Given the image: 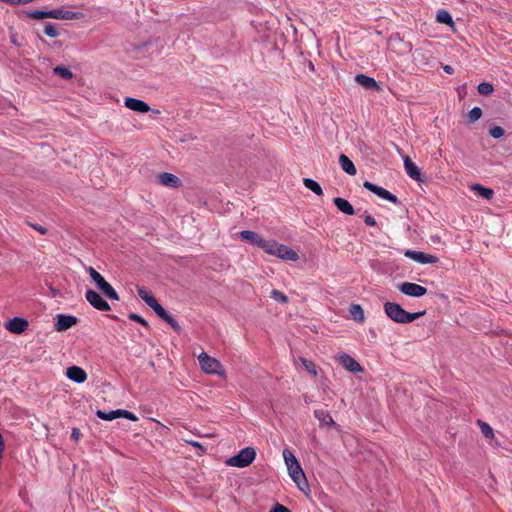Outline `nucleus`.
Returning <instances> with one entry per match:
<instances>
[{"label": "nucleus", "mask_w": 512, "mask_h": 512, "mask_svg": "<svg viewBox=\"0 0 512 512\" xmlns=\"http://www.w3.org/2000/svg\"><path fill=\"white\" fill-rule=\"evenodd\" d=\"M120 417L126 418L131 421H137L138 418L135 414L128 410L120 409Z\"/></svg>", "instance_id": "obj_46"}, {"label": "nucleus", "mask_w": 512, "mask_h": 512, "mask_svg": "<svg viewBox=\"0 0 512 512\" xmlns=\"http://www.w3.org/2000/svg\"><path fill=\"white\" fill-rule=\"evenodd\" d=\"M125 106L128 109L139 113H147L151 110L150 106L146 102L131 97L125 98Z\"/></svg>", "instance_id": "obj_14"}, {"label": "nucleus", "mask_w": 512, "mask_h": 512, "mask_svg": "<svg viewBox=\"0 0 512 512\" xmlns=\"http://www.w3.org/2000/svg\"><path fill=\"white\" fill-rule=\"evenodd\" d=\"M128 318L132 321H135V322L145 326V327H149L148 322L143 317H141L140 315H138L134 312L129 313Z\"/></svg>", "instance_id": "obj_45"}, {"label": "nucleus", "mask_w": 512, "mask_h": 512, "mask_svg": "<svg viewBox=\"0 0 512 512\" xmlns=\"http://www.w3.org/2000/svg\"><path fill=\"white\" fill-rule=\"evenodd\" d=\"M477 90L479 94L487 96L493 93L494 87L489 82H482L478 85Z\"/></svg>", "instance_id": "obj_36"}, {"label": "nucleus", "mask_w": 512, "mask_h": 512, "mask_svg": "<svg viewBox=\"0 0 512 512\" xmlns=\"http://www.w3.org/2000/svg\"><path fill=\"white\" fill-rule=\"evenodd\" d=\"M191 445H193L194 447H199V448L202 447L198 442H191Z\"/></svg>", "instance_id": "obj_54"}, {"label": "nucleus", "mask_w": 512, "mask_h": 512, "mask_svg": "<svg viewBox=\"0 0 512 512\" xmlns=\"http://www.w3.org/2000/svg\"><path fill=\"white\" fill-rule=\"evenodd\" d=\"M363 186L364 188H366L367 190L371 191L372 193H374L375 195L384 200L390 201L394 204H401L399 199L394 194H392L391 192H389L388 190L384 189L381 186H378L370 181H365L363 183Z\"/></svg>", "instance_id": "obj_7"}, {"label": "nucleus", "mask_w": 512, "mask_h": 512, "mask_svg": "<svg viewBox=\"0 0 512 512\" xmlns=\"http://www.w3.org/2000/svg\"><path fill=\"white\" fill-rule=\"evenodd\" d=\"M275 256L283 260L289 261H297L299 259V255L296 251L291 249L290 247L277 243Z\"/></svg>", "instance_id": "obj_13"}, {"label": "nucleus", "mask_w": 512, "mask_h": 512, "mask_svg": "<svg viewBox=\"0 0 512 512\" xmlns=\"http://www.w3.org/2000/svg\"><path fill=\"white\" fill-rule=\"evenodd\" d=\"M155 314L162 320L168 312L158 303V301L151 307Z\"/></svg>", "instance_id": "obj_44"}, {"label": "nucleus", "mask_w": 512, "mask_h": 512, "mask_svg": "<svg viewBox=\"0 0 512 512\" xmlns=\"http://www.w3.org/2000/svg\"><path fill=\"white\" fill-rule=\"evenodd\" d=\"M505 134V130L501 126L493 125L489 128V135L495 139L501 138Z\"/></svg>", "instance_id": "obj_40"}, {"label": "nucleus", "mask_w": 512, "mask_h": 512, "mask_svg": "<svg viewBox=\"0 0 512 512\" xmlns=\"http://www.w3.org/2000/svg\"><path fill=\"white\" fill-rule=\"evenodd\" d=\"M29 225H30L33 229L37 230V231H38L40 234H42V235H45V234H47V232H48L47 228H45V227H43V226H40V225H37V224H31V223H29Z\"/></svg>", "instance_id": "obj_50"}, {"label": "nucleus", "mask_w": 512, "mask_h": 512, "mask_svg": "<svg viewBox=\"0 0 512 512\" xmlns=\"http://www.w3.org/2000/svg\"><path fill=\"white\" fill-rule=\"evenodd\" d=\"M20 18H32V19H44L49 18L48 11L34 10V11H21L19 13Z\"/></svg>", "instance_id": "obj_25"}, {"label": "nucleus", "mask_w": 512, "mask_h": 512, "mask_svg": "<svg viewBox=\"0 0 512 512\" xmlns=\"http://www.w3.org/2000/svg\"><path fill=\"white\" fill-rule=\"evenodd\" d=\"M482 116V109L480 107L472 108L467 114V123L473 124L478 121Z\"/></svg>", "instance_id": "obj_35"}, {"label": "nucleus", "mask_w": 512, "mask_h": 512, "mask_svg": "<svg viewBox=\"0 0 512 512\" xmlns=\"http://www.w3.org/2000/svg\"><path fill=\"white\" fill-rule=\"evenodd\" d=\"M138 296L151 308L156 302L157 299L153 294L148 292L144 287H137Z\"/></svg>", "instance_id": "obj_26"}, {"label": "nucleus", "mask_w": 512, "mask_h": 512, "mask_svg": "<svg viewBox=\"0 0 512 512\" xmlns=\"http://www.w3.org/2000/svg\"><path fill=\"white\" fill-rule=\"evenodd\" d=\"M349 312L355 321L363 322L365 320L364 310L360 305L352 304L349 308Z\"/></svg>", "instance_id": "obj_32"}, {"label": "nucleus", "mask_w": 512, "mask_h": 512, "mask_svg": "<svg viewBox=\"0 0 512 512\" xmlns=\"http://www.w3.org/2000/svg\"><path fill=\"white\" fill-rule=\"evenodd\" d=\"M163 321H165L167 324H169L171 326V328L177 332V333H180L181 331V326L178 324V322L173 318L172 315H170L169 313L166 315V317H164L162 319Z\"/></svg>", "instance_id": "obj_41"}, {"label": "nucleus", "mask_w": 512, "mask_h": 512, "mask_svg": "<svg viewBox=\"0 0 512 512\" xmlns=\"http://www.w3.org/2000/svg\"><path fill=\"white\" fill-rule=\"evenodd\" d=\"M443 70L447 73V74H453L454 73V68L450 65H445L443 67Z\"/></svg>", "instance_id": "obj_52"}, {"label": "nucleus", "mask_w": 512, "mask_h": 512, "mask_svg": "<svg viewBox=\"0 0 512 512\" xmlns=\"http://www.w3.org/2000/svg\"><path fill=\"white\" fill-rule=\"evenodd\" d=\"M314 415L319 420L321 427L336 426L335 421L333 420L332 416L327 411L315 410Z\"/></svg>", "instance_id": "obj_24"}, {"label": "nucleus", "mask_w": 512, "mask_h": 512, "mask_svg": "<svg viewBox=\"0 0 512 512\" xmlns=\"http://www.w3.org/2000/svg\"><path fill=\"white\" fill-rule=\"evenodd\" d=\"M436 20L437 22L441 24H446L450 27H454L455 24L450 13L444 9L438 10L436 14Z\"/></svg>", "instance_id": "obj_27"}, {"label": "nucleus", "mask_w": 512, "mask_h": 512, "mask_svg": "<svg viewBox=\"0 0 512 512\" xmlns=\"http://www.w3.org/2000/svg\"><path fill=\"white\" fill-rule=\"evenodd\" d=\"M339 361L345 369H347L348 371H350L352 373H358V372L363 371L362 366L353 357H351L348 354H345V353L341 354L339 356Z\"/></svg>", "instance_id": "obj_15"}, {"label": "nucleus", "mask_w": 512, "mask_h": 512, "mask_svg": "<svg viewBox=\"0 0 512 512\" xmlns=\"http://www.w3.org/2000/svg\"><path fill=\"white\" fill-rule=\"evenodd\" d=\"M276 241L273 240H266L264 238L261 239V243L258 245V248L263 249L266 253L270 255H274L276 253V247H277Z\"/></svg>", "instance_id": "obj_30"}, {"label": "nucleus", "mask_w": 512, "mask_h": 512, "mask_svg": "<svg viewBox=\"0 0 512 512\" xmlns=\"http://www.w3.org/2000/svg\"><path fill=\"white\" fill-rule=\"evenodd\" d=\"M276 241L273 240H266L264 238L261 239V243L258 245V248L263 249L266 253L270 255H274L276 253V247H277Z\"/></svg>", "instance_id": "obj_31"}, {"label": "nucleus", "mask_w": 512, "mask_h": 512, "mask_svg": "<svg viewBox=\"0 0 512 512\" xmlns=\"http://www.w3.org/2000/svg\"><path fill=\"white\" fill-rule=\"evenodd\" d=\"M18 1V5L20 4H28V3H31L33 2L34 0H17Z\"/></svg>", "instance_id": "obj_53"}, {"label": "nucleus", "mask_w": 512, "mask_h": 512, "mask_svg": "<svg viewBox=\"0 0 512 512\" xmlns=\"http://www.w3.org/2000/svg\"><path fill=\"white\" fill-rule=\"evenodd\" d=\"M53 72L55 75L65 79V80H70L73 78V73L68 69L66 68L65 66H56L54 69H53Z\"/></svg>", "instance_id": "obj_34"}, {"label": "nucleus", "mask_w": 512, "mask_h": 512, "mask_svg": "<svg viewBox=\"0 0 512 512\" xmlns=\"http://www.w3.org/2000/svg\"><path fill=\"white\" fill-rule=\"evenodd\" d=\"M404 255L420 264H434L438 262L436 256L422 251L406 250Z\"/></svg>", "instance_id": "obj_10"}, {"label": "nucleus", "mask_w": 512, "mask_h": 512, "mask_svg": "<svg viewBox=\"0 0 512 512\" xmlns=\"http://www.w3.org/2000/svg\"><path fill=\"white\" fill-rule=\"evenodd\" d=\"M339 164H340L341 168L343 169V171H345L347 174L353 176L357 173L354 163L351 161V159L347 155L341 154L339 156Z\"/></svg>", "instance_id": "obj_22"}, {"label": "nucleus", "mask_w": 512, "mask_h": 512, "mask_svg": "<svg viewBox=\"0 0 512 512\" xmlns=\"http://www.w3.org/2000/svg\"><path fill=\"white\" fill-rule=\"evenodd\" d=\"M397 288L405 295L410 297H422L427 293V289L419 284L412 282H402Z\"/></svg>", "instance_id": "obj_9"}, {"label": "nucleus", "mask_w": 512, "mask_h": 512, "mask_svg": "<svg viewBox=\"0 0 512 512\" xmlns=\"http://www.w3.org/2000/svg\"><path fill=\"white\" fill-rule=\"evenodd\" d=\"M425 313H426L425 310L419 311V312H414V313L406 311V315L404 316L402 324L411 323L414 320H416V319L420 318L421 316L425 315Z\"/></svg>", "instance_id": "obj_38"}, {"label": "nucleus", "mask_w": 512, "mask_h": 512, "mask_svg": "<svg viewBox=\"0 0 512 512\" xmlns=\"http://www.w3.org/2000/svg\"><path fill=\"white\" fill-rule=\"evenodd\" d=\"M300 361L302 362L304 368L310 374H312L313 376L317 375V369H316V365L314 364V362H312L311 360H308L306 358H303V357L300 358Z\"/></svg>", "instance_id": "obj_39"}, {"label": "nucleus", "mask_w": 512, "mask_h": 512, "mask_svg": "<svg viewBox=\"0 0 512 512\" xmlns=\"http://www.w3.org/2000/svg\"><path fill=\"white\" fill-rule=\"evenodd\" d=\"M269 512H291V510L280 503H276Z\"/></svg>", "instance_id": "obj_47"}, {"label": "nucleus", "mask_w": 512, "mask_h": 512, "mask_svg": "<svg viewBox=\"0 0 512 512\" xmlns=\"http://www.w3.org/2000/svg\"><path fill=\"white\" fill-rule=\"evenodd\" d=\"M159 182L166 187L179 188L182 183L181 180L174 174L163 172L158 175Z\"/></svg>", "instance_id": "obj_18"}, {"label": "nucleus", "mask_w": 512, "mask_h": 512, "mask_svg": "<svg viewBox=\"0 0 512 512\" xmlns=\"http://www.w3.org/2000/svg\"><path fill=\"white\" fill-rule=\"evenodd\" d=\"M355 82L366 89H372L376 91L381 90V87L374 78L366 76L364 74H357L355 76Z\"/></svg>", "instance_id": "obj_19"}, {"label": "nucleus", "mask_w": 512, "mask_h": 512, "mask_svg": "<svg viewBox=\"0 0 512 512\" xmlns=\"http://www.w3.org/2000/svg\"><path fill=\"white\" fill-rule=\"evenodd\" d=\"M404 168L410 178L418 182H423L422 174L417 165L410 159L409 156L404 158Z\"/></svg>", "instance_id": "obj_17"}, {"label": "nucleus", "mask_w": 512, "mask_h": 512, "mask_svg": "<svg viewBox=\"0 0 512 512\" xmlns=\"http://www.w3.org/2000/svg\"><path fill=\"white\" fill-rule=\"evenodd\" d=\"M478 425L480 427L482 434L486 438H493V436H494L493 429L491 428V426L488 423H486L482 420H478Z\"/></svg>", "instance_id": "obj_37"}, {"label": "nucleus", "mask_w": 512, "mask_h": 512, "mask_svg": "<svg viewBox=\"0 0 512 512\" xmlns=\"http://www.w3.org/2000/svg\"><path fill=\"white\" fill-rule=\"evenodd\" d=\"M271 297L275 301H278L280 303H283V304L288 303V297L285 294H283L281 291L277 290V289H273L271 291Z\"/></svg>", "instance_id": "obj_42"}, {"label": "nucleus", "mask_w": 512, "mask_h": 512, "mask_svg": "<svg viewBox=\"0 0 512 512\" xmlns=\"http://www.w3.org/2000/svg\"><path fill=\"white\" fill-rule=\"evenodd\" d=\"M44 33L50 38H56L59 35L57 28L51 23L45 25Z\"/></svg>", "instance_id": "obj_43"}, {"label": "nucleus", "mask_w": 512, "mask_h": 512, "mask_svg": "<svg viewBox=\"0 0 512 512\" xmlns=\"http://www.w3.org/2000/svg\"><path fill=\"white\" fill-rule=\"evenodd\" d=\"M96 415L98 418H100L102 420L111 421V420L120 418V409L112 410L109 412L98 410L96 412Z\"/></svg>", "instance_id": "obj_33"}, {"label": "nucleus", "mask_w": 512, "mask_h": 512, "mask_svg": "<svg viewBox=\"0 0 512 512\" xmlns=\"http://www.w3.org/2000/svg\"><path fill=\"white\" fill-rule=\"evenodd\" d=\"M10 38H11V42L16 45V46H20L21 44L18 42L17 40V34L13 33L10 35Z\"/></svg>", "instance_id": "obj_51"}, {"label": "nucleus", "mask_w": 512, "mask_h": 512, "mask_svg": "<svg viewBox=\"0 0 512 512\" xmlns=\"http://www.w3.org/2000/svg\"><path fill=\"white\" fill-rule=\"evenodd\" d=\"M303 184H304V186L307 189L311 190L316 195H318V196H322L323 195V190H322L320 184L317 181H315V180H313L311 178H304L303 179Z\"/></svg>", "instance_id": "obj_28"}, {"label": "nucleus", "mask_w": 512, "mask_h": 512, "mask_svg": "<svg viewBox=\"0 0 512 512\" xmlns=\"http://www.w3.org/2000/svg\"><path fill=\"white\" fill-rule=\"evenodd\" d=\"M384 312L392 321L401 324L406 315V310L400 304L389 301L384 303Z\"/></svg>", "instance_id": "obj_6"}, {"label": "nucleus", "mask_w": 512, "mask_h": 512, "mask_svg": "<svg viewBox=\"0 0 512 512\" xmlns=\"http://www.w3.org/2000/svg\"><path fill=\"white\" fill-rule=\"evenodd\" d=\"M154 113L158 114L159 110H152Z\"/></svg>", "instance_id": "obj_55"}, {"label": "nucleus", "mask_w": 512, "mask_h": 512, "mask_svg": "<svg viewBox=\"0 0 512 512\" xmlns=\"http://www.w3.org/2000/svg\"><path fill=\"white\" fill-rule=\"evenodd\" d=\"M49 18L61 20H74L78 18V13L63 9H53L48 11Z\"/></svg>", "instance_id": "obj_20"}, {"label": "nucleus", "mask_w": 512, "mask_h": 512, "mask_svg": "<svg viewBox=\"0 0 512 512\" xmlns=\"http://www.w3.org/2000/svg\"><path fill=\"white\" fill-rule=\"evenodd\" d=\"M81 437V432L78 428L74 427L72 428V431H71V439H73L74 441H78Z\"/></svg>", "instance_id": "obj_49"}, {"label": "nucleus", "mask_w": 512, "mask_h": 512, "mask_svg": "<svg viewBox=\"0 0 512 512\" xmlns=\"http://www.w3.org/2000/svg\"><path fill=\"white\" fill-rule=\"evenodd\" d=\"M256 458V451L253 447H245L236 455L226 460L228 466L244 468L249 466Z\"/></svg>", "instance_id": "obj_3"}, {"label": "nucleus", "mask_w": 512, "mask_h": 512, "mask_svg": "<svg viewBox=\"0 0 512 512\" xmlns=\"http://www.w3.org/2000/svg\"><path fill=\"white\" fill-rule=\"evenodd\" d=\"M471 189L473 191H476L478 195L482 196L483 198L487 200H491L494 196V191L491 188L483 187L480 184H474L472 185Z\"/></svg>", "instance_id": "obj_29"}, {"label": "nucleus", "mask_w": 512, "mask_h": 512, "mask_svg": "<svg viewBox=\"0 0 512 512\" xmlns=\"http://www.w3.org/2000/svg\"><path fill=\"white\" fill-rule=\"evenodd\" d=\"M363 186L364 188H366L367 190L371 191L372 193H374L375 195L384 200L390 201L394 204H401L399 199L394 194H392L391 192H389L388 190L384 189L381 186H378L370 181H365L363 183Z\"/></svg>", "instance_id": "obj_8"}, {"label": "nucleus", "mask_w": 512, "mask_h": 512, "mask_svg": "<svg viewBox=\"0 0 512 512\" xmlns=\"http://www.w3.org/2000/svg\"><path fill=\"white\" fill-rule=\"evenodd\" d=\"M78 318L73 315L58 314L56 316L55 330L58 332L66 331L76 325Z\"/></svg>", "instance_id": "obj_11"}, {"label": "nucleus", "mask_w": 512, "mask_h": 512, "mask_svg": "<svg viewBox=\"0 0 512 512\" xmlns=\"http://www.w3.org/2000/svg\"><path fill=\"white\" fill-rule=\"evenodd\" d=\"M242 240L249 242L251 245L258 247L262 237L254 231L243 230L239 233Z\"/></svg>", "instance_id": "obj_23"}, {"label": "nucleus", "mask_w": 512, "mask_h": 512, "mask_svg": "<svg viewBox=\"0 0 512 512\" xmlns=\"http://www.w3.org/2000/svg\"><path fill=\"white\" fill-rule=\"evenodd\" d=\"M201 369L208 374H217L223 376L225 374L223 365L215 358L201 353L198 357Z\"/></svg>", "instance_id": "obj_4"}, {"label": "nucleus", "mask_w": 512, "mask_h": 512, "mask_svg": "<svg viewBox=\"0 0 512 512\" xmlns=\"http://www.w3.org/2000/svg\"><path fill=\"white\" fill-rule=\"evenodd\" d=\"M364 222L367 226H376L377 225L376 220L370 214H366L364 216Z\"/></svg>", "instance_id": "obj_48"}, {"label": "nucleus", "mask_w": 512, "mask_h": 512, "mask_svg": "<svg viewBox=\"0 0 512 512\" xmlns=\"http://www.w3.org/2000/svg\"><path fill=\"white\" fill-rule=\"evenodd\" d=\"M283 456L285 459V463L288 468V472L292 480L295 482L297 487L305 492L309 489V484L307 481V478L303 472V469L301 468V465L297 458L293 455V453L289 450L283 451Z\"/></svg>", "instance_id": "obj_1"}, {"label": "nucleus", "mask_w": 512, "mask_h": 512, "mask_svg": "<svg viewBox=\"0 0 512 512\" xmlns=\"http://www.w3.org/2000/svg\"><path fill=\"white\" fill-rule=\"evenodd\" d=\"M28 326H29V322L25 318H22V317H14V318L10 319L8 322H6V324H5V328L14 334L23 333L24 331H26Z\"/></svg>", "instance_id": "obj_12"}, {"label": "nucleus", "mask_w": 512, "mask_h": 512, "mask_svg": "<svg viewBox=\"0 0 512 512\" xmlns=\"http://www.w3.org/2000/svg\"><path fill=\"white\" fill-rule=\"evenodd\" d=\"M66 376L78 384L83 383L87 379V373L79 366H70L66 370Z\"/></svg>", "instance_id": "obj_16"}, {"label": "nucleus", "mask_w": 512, "mask_h": 512, "mask_svg": "<svg viewBox=\"0 0 512 512\" xmlns=\"http://www.w3.org/2000/svg\"><path fill=\"white\" fill-rule=\"evenodd\" d=\"M86 271L89 273L92 281L104 296L111 300H119V295L116 290L99 272H97L93 267H88Z\"/></svg>", "instance_id": "obj_2"}, {"label": "nucleus", "mask_w": 512, "mask_h": 512, "mask_svg": "<svg viewBox=\"0 0 512 512\" xmlns=\"http://www.w3.org/2000/svg\"><path fill=\"white\" fill-rule=\"evenodd\" d=\"M85 298L96 310L104 312L111 310L109 303L98 292L92 289L86 291Z\"/></svg>", "instance_id": "obj_5"}, {"label": "nucleus", "mask_w": 512, "mask_h": 512, "mask_svg": "<svg viewBox=\"0 0 512 512\" xmlns=\"http://www.w3.org/2000/svg\"><path fill=\"white\" fill-rule=\"evenodd\" d=\"M333 203L337 207V209L341 211L343 214L349 216L355 214V209L348 200L342 197H335L333 199Z\"/></svg>", "instance_id": "obj_21"}]
</instances>
